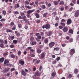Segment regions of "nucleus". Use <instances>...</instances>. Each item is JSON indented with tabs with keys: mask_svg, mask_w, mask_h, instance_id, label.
Wrapping results in <instances>:
<instances>
[{
	"mask_svg": "<svg viewBox=\"0 0 79 79\" xmlns=\"http://www.w3.org/2000/svg\"><path fill=\"white\" fill-rule=\"evenodd\" d=\"M21 54V51H19L18 52V55H19V56H20V55Z\"/></svg>",
	"mask_w": 79,
	"mask_h": 79,
	"instance_id": "38",
	"label": "nucleus"
},
{
	"mask_svg": "<svg viewBox=\"0 0 79 79\" xmlns=\"http://www.w3.org/2000/svg\"><path fill=\"white\" fill-rule=\"evenodd\" d=\"M18 27L19 29L21 28V27H22V25H21V24H19L18 25Z\"/></svg>",
	"mask_w": 79,
	"mask_h": 79,
	"instance_id": "39",
	"label": "nucleus"
},
{
	"mask_svg": "<svg viewBox=\"0 0 79 79\" xmlns=\"http://www.w3.org/2000/svg\"><path fill=\"white\" fill-rule=\"evenodd\" d=\"M73 7H71L69 9V11H71L72 10H73Z\"/></svg>",
	"mask_w": 79,
	"mask_h": 79,
	"instance_id": "49",
	"label": "nucleus"
},
{
	"mask_svg": "<svg viewBox=\"0 0 79 79\" xmlns=\"http://www.w3.org/2000/svg\"><path fill=\"white\" fill-rule=\"evenodd\" d=\"M34 11H35V10L34 9L32 10H29L27 12V15H29L31 13H32V12H34Z\"/></svg>",
	"mask_w": 79,
	"mask_h": 79,
	"instance_id": "4",
	"label": "nucleus"
},
{
	"mask_svg": "<svg viewBox=\"0 0 79 79\" xmlns=\"http://www.w3.org/2000/svg\"><path fill=\"white\" fill-rule=\"evenodd\" d=\"M19 62L21 65H24V62L23 60L21 59L19 60Z\"/></svg>",
	"mask_w": 79,
	"mask_h": 79,
	"instance_id": "12",
	"label": "nucleus"
},
{
	"mask_svg": "<svg viewBox=\"0 0 79 79\" xmlns=\"http://www.w3.org/2000/svg\"><path fill=\"white\" fill-rule=\"evenodd\" d=\"M71 23H72V20H71V19H69L67 20L66 24L67 25H69L70 24H71Z\"/></svg>",
	"mask_w": 79,
	"mask_h": 79,
	"instance_id": "9",
	"label": "nucleus"
},
{
	"mask_svg": "<svg viewBox=\"0 0 79 79\" xmlns=\"http://www.w3.org/2000/svg\"><path fill=\"white\" fill-rule=\"evenodd\" d=\"M68 77L69 79H71V77H73V75L71 74H69L68 76Z\"/></svg>",
	"mask_w": 79,
	"mask_h": 79,
	"instance_id": "24",
	"label": "nucleus"
},
{
	"mask_svg": "<svg viewBox=\"0 0 79 79\" xmlns=\"http://www.w3.org/2000/svg\"><path fill=\"white\" fill-rule=\"evenodd\" d=\"M73 41V39H70L69 40V42H72Z\"/></svg>",
	"mask_w": 79,
	"mask_h": 79,
	"instance_id": "60",
	"label": "nucleus"
},
{
	"mask_svg": "<svg viewBox=\"0 0 79 79\" xmlns=\"http://www.w3.org/2000/svg\"><path fill=\"white\" fill-rule=\"evenodd\" d=\"M10 48H15V46L13 44H11L10 46Z\"/></svg>",
	"mask_w": 79,
	"mask_h": 79,
	"instance_id": "52",
	"label": "nucleus"
},
{
	"mask_svg": "<svg viewBox=\"0 0 79 79\" xmlns=\"http://www.w3.org/2000/svg\"><path fill=\"white\" fill-rule=\"evenodd\" d=\"M76 0H72V2L74 4H75V3H76Z\"/></svg>",
	"mask_w": 79,
	"mask_h": 79,
	"instance_id": "50",
	"label": "nucleus"
},
{
	"mask_svg": "<svg viewBox=\"0 0 79 79\" xmlns=\"http://www.w3.org/2000/svg\"><path fill=\"white\" fill-rule=\"evenodd\" d=\"M10 57L11 58H15V56L14 54H12V55H11Z\"/></svg>",
	"mask_w": 79,
	"mask_h": 79,
	"instance_id": "35",
	"label": "nucleus"
},
{
	"mask_svg": "<svg viewBox=\"0 0 79 79\" xmlns=\"http://www.w3.org/2000/svg\"><path fill=\"white\" fill-rule=\"evenodd\" d=\"M10 26H15L14 22H12L10 23Z\"/></svg>",
	"mask_w": 79,
	"mask_h": 79,
	"instance_id": "42",
	"label": "nucleus"
},
{
	"mask_svg": "<svg viewBox=\"0 0 79 79\" xmlns=\"http://www.w3.org/2000/svg\"><path fill=\"white\" fill-rule=\"evenodd\" d=\"M10 69V68H7L4 69L3 71H2V73H6V72H8V71Z\"/></svg>",
	"mask_w": 79,
	"mask_h": 79,
	"instance_id": "11",
	"label": "nucleus"
},
{
	"mask_svg": "<svg viewBox=\"0 0 79 79\" xmlns=\"http://www.w3.org/2000/svg\"><path fill=\"white\" fill-rule=\"evenodd\" d=\"M44 42L45 44H47L48 42V39L44 40Z\"/></svg>",
	"mask_w": 79,
	"mask_h": 79,
	"instance_id": "30",
	"label": "nucleus"
},
{
	"mask_svg": "<svg viewBox=\"0 0 79 79\" xmlns=\"http://www.w3.org/2000/svg\"><path fill=\"white\" fill-rule=\"evenodd\" d=\"M41 8L42 9H45L46 8V6L45 5H42L41 6Z\"/></svg>",
	"mask_w": 79,
	"mask_h": 79,
	"instance_id": "36",
	"label": "nucleus"
},
{
	"mask_svg": "<svg viewBox=\"0 0 79 79\" xmlns=\"http://www.w3.org/2000/svg\"><path fill=\"white\" fill-rule=\"evenodd\" d=\"M21 16L22 17L23 19H26V16H25V14L23 12H22L21 14Z\"/></svg>",
	"mask_w": 79,
	"mask_h": 79,
	"instance_id": "7",
	"label": "nucleus"
},
{
	"mask_svg": "<svg viewBox=\"0 0 79 79\" xmlns=\"http://www.w3.org/2000/svg\"><path fill=\"white\" fill-rule=\"evenodd\" d=\"M42 52V50L39 48H38L37 50V52L38 53L40 54Z\"/></svg>",
	"mask_w": 79,
	"mask_h": 79,
	"instance_id": "19",
	"label": "nucleus"
},
{
	"mask_svg": "<svg viewBox=\"0 0 79 79\" xmlns=\"http://www.w3.org/2000/svg\"><path fill=\"white\" fill-rule=\"evenodd\" d=\"M15 34H16V36L17 37H19V36H20V33L18 32V31H15Z\"/></svg>",
	"mask_w": 79,
	"mask_h": 79,
	"instance_id": "15",
	"label": "nucleus"
},
{
	"mask_svg": "<svg viewBox=\"0 0 79 79\" xmlns=\"http://www.w3.org/2000/svg\"><path fill=\"white\" fill-rule=\"evenodd\" d=\"M9 63V60H5L4 61V64H7V63Z\"/></svg>",
	"mask_w": 79,
	"mask_h": 79,
	"instance_id": "21",
	"label": "nucleus"
},
{
	"mask_svg": "<svg viewBox=\"0 0 79 79\" xmlns=\"http://www.w3.org/2000/svg\"><path fill=\"white\" fill-rule=\"evenodd\" d=\"M20 6H19V3H17L14 6V8L15 9H16L17 8H19Z\"/></svg>",
	"mask_w": 79,
	"mask_h": 79,
	"instance_id": "13",
	"label": "nucleus"
},
{
	"mask_svg": "<svg viewBox=\"0 0 79 79\" xmlns=\"http://www.w3.org/2000/svg\"><path fill=\"white\" fill-rule=\"evenodd\" d=\"M40 35H44V33L43 32H41L40 33Z\"/></svg>",
	"mask_w": 79,
	"mask_h": 79,
	"instance_id": "59",
	"label": "nucleus"
},
{
	"mask_svg": "<svg viewBox=\"0 0 79 79\" xmlns=\"http://www.w3.org/2000/svg\"><path fill=\"white\" fill-rule=\"evenodd\" d=\"M25 3L27 5H29V2L28 1H25Z\"/></svg>",
	"mask_w": 79,
	"mask_h": 79,
	"instance_id": "62",
	"label": "nucleus"
},
{
	"mask_svg": "<svg viewBox=\"0 0 79 79\" xmlns=\"http://www.w3.org/2000/svg\"><path fill=\"white\" fill-rule=\"evenodd\" d=\"M68 28L67 27H64V28L63 29V31L64 32H68Z\"/></svg>",
	"mask_w": 79,
	"mask_h": 79,
	"instance_id": "5",
	"label": "nucleus"
},
{
	"mask_svg": "<svg viewBox=\"0 0 79 79\" xmlns=\"http://www.w3.org/2000/svg\"><path fill=\"white\" fill-rule=\"evenodd\" d=\"M13 43L16 44L18 43V41H17L16 40H13Z\"/></svg>",
	"mask_w": 79,
	"mask_h": 79,
	"instance_id": "37",
	"label": "nucleus"
},
{
	"mask_svg": "<svg viewBox=\"0 0 79 79\" xmlns=\"http://www.w3.org/2000/svg\"><path fill=\"white\" fill-rule=\"evenodd\" d=\"M55 43L54 42H51L49 44V47L50 48H52L53 46L55 45Z\"/></svg>",
	"mask_w": 79,
	"mask_h": 79,
	"instance_id": "3",
	"label": "nucleus"
},
{
	"mask_svg": "<svg viewBox=\"0 0 79 79\" xmlns=\"http://www.w3.org/2000/svg\"><path fill=\"white\" fill-rule=\"evenodd\" d=\"M4 41H5V45H7V44H8V41H7V40H5Z\"/></svg>",
	"mask_w": 79,
	"mask_h": 79,
	"instance_id": "57",
	"label": "nucleus"
},
{
	"mask_svg": "<svg viewBox=\"0 0 79 79\" xmlns=\"http://www.w3.org/2000/svg\"><path fill=\"white\" fill-rule=\"evenodd\" d=\"M25 6L26 8H28V9H29V10H30V9H31V7L29 6Z\"/></svg>",
	"mask_w": 79,
	"mask_h": 79,
	"instance_id": "34",
	"label": "nucleus"
},
{
	"mask_svg": "<svg viewBox=\"0 0 79 79\" xmlns=\"http://www.w3.org/2000/svg\"><path fill=\"white\" fill-rule=\"evenodd\" d=\"M36 22L37 23H40V20L37 19Z\"/></svg>",
	"mask_w": 79,
	"mask_h": 79,
	"instance_id": "54",
	"label": "nucleus"
},
{
	"mask_svg": "<svg viewBox=\"0 0 79 79\" xmlns=\"http://www.w3.org/2000/svg\"><path fill=\"white\" fill-rule=\"evenodd\" d=\"M69 32L70 33V34H73V32H74V31L73 29H70L69 31Z\"/></svg>",
	"mask_w": 79,
	"mask_h": 79,
	"instance_id": "14",
	"label": "nucleus"
},
{
	"mask_svg": "<svg viewBox=\"0 0 79 79\" xmlns=\"http://www.w3.org/2000/svg\"><path fill=\"white\" fill-rule=\"evenodd\" d=\"M55 75H56V72H52L51 74V76H52V77H55Z\"/></svg>",
	"mask_w": 79,
	"mask_h": 79,
	"instance_id": "22",
	"label": "nucleus"
},
{
	"mask_svg": "<svg viewBox=\"0 0 79 79\" xmlns=\"http://www.w3.org/2000/svg\"><path fill=\"white\" fill-rule=\"evenodd\" d=\"M9 38H10L11 40H13V39H15V36H9Z\"/></svg>",
	"mask_w": 79,
	"mask_h": 79,
	"instance_id": "29",
	"label": "nucleus"
},
{
	"mask_svg": "<svg viewBox=\"0 0 79 79\" xmlns=\"http://www.w3.org/2000/svg\"><path fill=\"white\" fill-rule=\"evenodd\" d=\"M48 15V13L47 12H46L45 13H44L43 15V17H46L47 15Z\"/></svg>",
	"mask_w": 79,
	"mask_h": 79,
	"instance_id": "26",
	"label": "nucleus"
},
{
	"mask_svg": "<svg viewBox=\"0 0 79 79\" xmlns=\"http://www.w3.org/2000/svg\"><path fill=\"white\" fill-rule=\"evenodd\" d=\"M0 47L2 48H4V45H3V43H1L0 44Z\"/></svg>",
	"mask_w": 79,
	"mask_h": 79,
	"instance_id": "25",
	"label": "nucleus"
},
{
	"mask_svg": "<svg viewBox=\"0 0 79 79\" xmlns=\"http://www.w3.org/2000/svg\"><path fill=\"white\" fill-rule=\"evenodd\" d=\"M36 43L37 42L35 41H33L31 43V44L32 45H36Z\"/></svg>",
	"mask_w": 79,
	"mask_h": 79,
	"instance_id": "33",
	"label": "nucleus"
},
{
	"mask_svg": "<svg viewBox=\"0 0 79 79\" xmlns=\"http://www.w3.org/2000/svg\"><path fill=\"white\" fill-rule=\"evenodd\" d=\"M24 21H25V23H29V22L28 20H26V19H23Z\"/></svg>",
	"mask_w": 79,
	"mask_h": 79,
	"instance_id": "44",
	"label": "nucleus"
},
{
	"mask_svg": "<svg viewBox=\"0 0 79 79\" xmlns=\"http://www.w3.org/2000/svg\"><path fill=\"white\" fill-rule=\"evenodd\" d=\"M60 60V57H58L56 58V61H59Z\"/></svg>",
	"mask_w": 79,
	"mask_h": 79,
	"instance_id": "51",
	"label": "nucleus"
},
{
	"mask_svg": "<svg viewBox=\"0 0 79 79\" xmlns=\"http://www.w3.org/2000/svg\"><path fill=\"white\" fill-rule=\"evenodd\" d=\"M52 32L51 31H49L48 34H47V35L48 36H50L52 35Z\"/></svg>",
	"mask_w": 79,
	"mask_h": 79,
	"instance_id": "23",
	"label": "nucleus"
},
{
	"mask_svg": "<svg viewBox=\"0 0 79 79\" xmlns=\"http://www.w3.org/2000/svg\"><path fill=\"white\" fill-rule=\"evenodd\" d=\"M37 38L38 39H41V38H42V36L40 35H38L37 36Z\"/></svg>",
	"mask_w": 79,
	"mask_h": 79,
	"instance_id": "45",
	"label": "nucleus"
},
{
	"mask_svg": "<svg viewBox=\"0 0 79 79\" xmlns=\"http://www.w3.org/2000/svg\"><path fill=\"white\" fill-rule=\"evenodd\" d=\"M46 53L44 52H42L41 54H40V57L41 58H44V57L45 56Z\"/></svg>",
	"mask_w": 79,
	"mask_h": 79,
	"instance_id": "10",
	"label": "nucleus"
},
{
	"mask_svg": "<svg viewBox=\"0 0 79 79\" xmlns=\"http://www.w3.org/2000/svg\"><path fill=\"white\" fill-rule=\"evenodd\" d=\"M40 62V60H37L36 62H35V63L36 64H39Z\"/></svg>",
	"mask_w": 79,
	"mask_h": 79,
	"instance_id": "41",
	"label": "nucleus"
},
{
	"mask_svg": "<svg viewBox=\"0 0 79 79\" xmlns=\"http://www.w3.org/2000/svg\"><path fill=\"white\" fill-rule=\"evenodd\" d=\"M14 15H19V12L18 11H15L14 12Z\"/></svg>",
	"mask_w": 79,
	"mask_h": 79,
	"instance_id": "27",
	"label": "nucleus"
},
{
	"mask_svg": "<svg viewBox=\"0 0 79 79\" xmlns=\"http://www.w3.org/2000/svg\"><path fill=\"white\" fill-rule=\"evenodd\" d=\"M61 23H64L66 22V20L64 19H62L61 21Z\"/></svg>",
	"mask_w": 79,
	"mask_h": 79,
	"instance_id": "53",
	"label": "nucleus"
},
{
	"mask_svg": "<svg viewBox=\"0 0 79 79\" xmlns=\"http://www.w3.org/2000/svg\"><path fill=\"white\" fill-rule=\"evenodd\" d=\"M2 13L4 16H5L6 15V11L5 10H4L2 11Z\"/></svg>",
	"mask_w": 79,
	"mask_h": 79,
	"instance_id": "28",
	"label": "nucleus"
},
{
	"mask_svg": "<svg viewBox=\"0 0 79 79\" xmlns=\"http://www.w3.org/2000/svg\"><path fill=\"white\" fill-rule=\"evenodd\" d=\"M75 18H77L79 16V10H77L76 11L74 15Z\"/></svg>",
	"mask_w": 79,
	"mask_h": 79,
	"instance_id": "2",
	"label": "nucleus"
},
{
	"mask_svg": "<svg viewBox=\"0 0 79 79\" xmlns=\"http://www.w3.org/2000/svg\"><path fill=\"white\" fill-rule=\"evenodd\" d=\"M45 28L46 29H50V25L49 24L47 23L45 25Z\"/></svg>",
	"mask_w": 79,
	"mask_h": 79,
	"instance_id": "8",
	"label": "nucleus"
},
{
	"mask_svg": "<svg viewBox=\"0 0 79 79\" xmlns=\"http://www.w3.org/2000/svg\"><path fill=\"white\" fill-rule=\"evenodd\" d=\"M40 75H41V73H40L39 71L36 72L35 74V76H40Z\"/></svg>",
	"mask_w": 79,
	"mask_h": 79,
	"instance_id": "6",
	"label": "nucleus"
},
{
	"mask_svg": "<svg viewBox=\"0 0 79 79\" xmlns=\"http://www.w3.org/2000/svg\"><path fill=\"white\" fill-rule=\"evenodd\" d=\"M35 4H36L37 5H38V4H39V2L37 0H36L35 2Z\"/></svg>",
	"mask_w": 79,
	"mask_h": 79,
	"instance_id": "48",
	"label": "nucleus"
},
{
	"mask_svg": "<svg viewBox=\"0 0 79 79\" xmlns=\"http://www.w3.org/2000/svg\"><path fill=\"white\" fill-rule=\"evenodd\" d=\"M27 18H31V16H30V15L27 14Z\"/></svg>",
	"mask_w": 79,
	"mask_h": 79,
	"instance_id": "63",
	"label": "nucleus"
},
{
	"mask_svg": "<svg viewBox=\"0 0 79 79\" xmlns=\"http://www.w3.org/2000/svg\"><path fill=\"white\" fill-rule=\"evenodd\" d=\"M53 2L55 5H57L58 4V2L56 1H54Z\"/></svg>",
	"mask_w": 79,
	"mask_h": 79,
	"instance_id": "31",
	"label": "nucleus"
},
{
	"mask_svg": "<svg viewBox=\"0 0 79 79\" xmlns=\"http://www.w3.org/2000/svg\"><path fill=\"white\" fill-rule=\"evenodd\" d=\"M74 53H75V49L73 48L70 50L69 53L72 56Z\"/></svg>",
	"mask_w": 79,
	"mask_h": 79,
	"instance_id": "1",
	"label": "nucleus"
},
{
	"mask_svg": "<svg viewBox=\"0 0 79 79\" xmlns=\"http://www.w3.org/2000/svg\"><path fill=\"white\" fill-rule=\"evenodd\" d=\"M60 48L58 47L55 48H54L53 51H54L55 50H56V51H59V50H60Z\"/></svg>",
	"mask_w": 79,
	"mask_h": 79,
	"instance_id": "20",
	"label": "nucleus"
},
{
	"mask_svg": "<svg viewBox=\"0 0 79 79\" xmlns=\"http://www.w3.org/2000/svg\"><path fill=\"white\" fill-rule=\"evenodd\" d=\"M6 32H13V31H12L11 30L7 29L6 30Z\"/></svg>",
	"mask_w": 79,
	"mask_h": 79,
	"instance_id": "32",
	"label": "nucleus"
},
{
	"mask_svg": "<svg viewBox=\"0 0 79 79\" xmlns=\"http://www.w3.org/2000/svg\"><path fill=\"white\" fill-rule=\"evenodd\" d=\"M74 73L75 74H77V73H78V72H79V70L77 69H74Z\"/></svg>",
	"mask_w": 79,
	"mask_h": 79,
	"instance_id": "17",
	"label": "nucleus"
},
{
	"mask_svg": "<svg viewBox=\"0 0 79 79\" xmlns=\"http://www.w3.org/2000/svg\"><path fill=\"white\" fill-rule=\"evenodd\" d=\"M63 47H64L66 45V44H63L61 45Z\"/></svg>",
	"mask_w": 79,
	"mask_h": 79,
	"instance_id": "64",
	"label": "nucleus"
},
{
	"mask_svg": "<svg viewBox=\"0 0 79 79\" xmlns=\"http://www.w3.org/2000/svg\"><path fill=\"white\" fill-rule=\"evenodd\" d=\"M4 60L5 58H4V57H2V58H0V62H1V63H3Z\"/></svg>",
	"mask_w": 79,
	"mask_h": 79,
	"instance_id": "18",
	"label": "nucleus"
},
{
	"mask_svg": "<svg viewBox=\"0 0 79 79\" xmlns=\"http://www.w3.org/2000/svg\"><path fill=\"white\" fill-rule=\"evenodd\" d=\"M60 24H61V25H62V26H65V23H60Z\"/></svg>",
	"mask_w": 79,
	"mask_h": 79,
	"instance_id": "58",
	"label": "nucleus"
},
{
	"mask_svg": "<svg viewBox=\"0 0 79 79\" xmlns=\"http://www.w3.org/2000/svg\"><path fill=\"white\" fill-rule=\"evenodd\" d=\"M16 27V26H14L13 28H12V30H15Z\"/></svg>",
	"mask_w": 79,
	"mask_h": 79,
	"instance_id": "46",
	"label": "nucleus"
},
{
	"mask_svg": "<svg viewBox=\"0 0 79 79\" xmlns=\"http://www.w3.org/2000/svg\"><path fill=\"white\" fill-rule=\"evenodd\" d=\"M6 21V19H2L0 20V21H2V22H3V21Z\"/></svg>",
	"mask_w": 79,
	"mask_h": 79,
	"instance_id": "47",
	"label": "nucleus"
},
{
	"mask_svg": "<svg viewBox=\"0 0 79 79\" xmlns=\"http://www.w3.org/2000/svg\"><path fill=\"white\" fill-rule=\"evenodd\" d=\"M36 40L37 41V42H39L40 41V40L37 38L36 39Z\"/></svg>",
	"mask_w": 79,
	"mask_h": 79,
	"instance_id": "56",
	"label": "nucleus"
},
{
	"mask_svg": "<svg viewBox=\"0 0 79 79\" xmlns=\"http://www.w3.org/2000/svg\"><path fill=\"white\" fill-rule=\"evenodd\" d=\"M42 66H41L39 69V71H41V70H42Z\"/></svg>",
	"mask_w": 79,
	"mask_h": 79,
	"instance_id": "55",
	"label": "nucleus"
},
{
	"mask_svg": "<svg viewBox=\"0 0 79 79\" xmlns=\"http://www.w3.org/2000/svg\"><path fill=\"white\" fill-rule=\"evenodd\" d=\"M21 73L22 75L25 76H26V73L24 72L23 70L22 71Z\"/></svg>",
	"mask_w": 79,
	"mask_h": 79,
	"instance_id": "16",
	"label": "nucleus"
},
{
	"mask_svg": "<svg viewBox=\"0 0 79 79\" xmlns=\"http://www.w3.org/2000/svg\"><path fill=\"white\" fill-rule=\"evenodd\" d=\"M60 9L61 10V11H63V10H64V7H60Z\"/></svg>",
	"mask_w": 79,
	"mask_h": 79,
	"instance_id": "61",
	"label": "nucleus"
},
{
	"mask_svg": "<svg viewBox=\"0 0 79 79\" xmlns=\"http://www.w3.org/2000/svg\"><path fill=\"white\" fill-rule=\"evenodd\" d=\"M64 2L62 1H60V2L59 4H60V5H64Z\"/></svg>",
	"mask_w": 79,
	"mask_h": 79,
	"instance_id": "40",
	"label": "nucleus"
},
{
	"mask_svg": "<svg viewBox=\"0 0 79 79\" xmlns=\"http://www.w3.org/2000/svg\"><path fill=\"white\" fill-rule=\"evenodd\" d=\"M34 39V38L33 37H31L30 39V40H31V41H33Z\"/></svg>",
	"mask_w": 79,
	"mask_h": 79,
	"instance_id": "43",
	"label": "nucleus"
}]
</instances>
